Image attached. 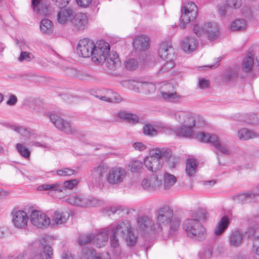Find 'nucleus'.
I'll return each mask as SVG.
<instances>
[{
    "mask_svg": "<svg viewBox=\"0 0 259 259\" xmlns=\"http://www.w3.org/2000/svg\"><path fill=\"white\" fill-rule=\"evenodd\" d=\"M107 47L108 43L104 40H101L95 44L92 40L85 38L79 40L76 51L79 56L83 58L91 57L94 63H98L104 60L100 53H106Z\"/></svg>",
    "mask_w": 259,
    "mask_h": 259,
    "instance_id": "1",
    "label": "nucleus"
},
{
    "mask_svg": "<svg viewBox=\"0 0 259 259\" xmlns=\"http://www.w3.org/2000/svg\"><path fill=\"white\" fill-rule=\"evenodd\" d=\"M137 236L131 231V227L127 222L120 221L111 228L110 243H118L124 241L126 243H136Z\"/></svg>",
    "mask_w": 259,
    "mask_h": 259,
    "instance_id": "2",
    "label": "nucleus"
},
{
    "mask_svg": "<svg viewBox=\"0 0 259 259\" xmlns=\"http://www.w3.org/2000/svg\"><path fill=\"white\" fill-rule=\"evenodd\" d=\"M183 227L186 232L188 237L195 241H204L207 237L205 228L201 225L198 219L186 220Z\"/></svg>",
    "mask_w": 259,
    "mask_h": 259,
    "instance_id": "3",
    "label": "nucleus"
},
{
    "mask_svg": "<svg viewBox=\"0 0 259 259\" xmlns=\"http://www.w3.org/2000/svg\"><path fill=\"white\" fill-rule=\"evenodd\" d=\"M78 182L76 179L66 181L64 182L63 187L58 183L44 184L39 186L37 189L39 191H49L50 195H55L56 198H61L64 197L63 189L71 190L77 185Z\"/></svg>",
    "mask_w": 259,
    "mask_h": 259,
    "instance_id": "4",
    "label": "nucleus"
},
{
    "mask_svg": "<svg viewBox=\"0 0 259 259\" xmlns=\"http://www.w3.org/2000/svg\"><path fill=\"white\" fill-rule=\"evenodd\" d=\"M193 32L198 36H207L210 41L217 39L219 36V28L217 24L209 22L204 24L196 23L193 28Z\"/></svg>",
    "mask_w": 259,
    "mask_h": 259,
    "instance_id": "5",
    "label": "nucleus"
},
{
    "mask_svg": "<svg viewBox=\"0 0 259 259\" xmlns=\"http://www.w3.org/2000/svg\"><path fill=\"white\" fill-rule=\"evenodd\" d=\"M163 152L161 148L151 150L148 155L144 159V164L147 169L152 172L159 170L162 167V161Z\"/></svg>",
    "mask_w": 259,
    "mask_h": 259,
    "instance_id": "6",
    "label": "nucleus"
},
{
    "mask_svg": "<svg viewBox=\"0 0 259 259\" xmlns=\"http://www.w3.org/2000/svg\"><path fill=\"white\" fill-rule=\"evenodd\" d=\"M137 224L140 231L148 234H153L155 235L162 230V227L154 223L152 219L147 215L139 217L137 219Z\"/></svg>",
    "mask_w": 259,
    "mask_h": 259,
    "instance_id": "7",
    "label": "nucleus"
},
{
    "mask_svg": "<svg viewBox=\"0 0 259 259\" xmlns=\"http://www.w3.org/2000/svg\"><path fill=\"white\" fill-rule=\"evenodd\" d=\"M197 137L198 140L202 142L211 143L217 149L218 152L226 155L230 153L228 147L220 141L215 135H211L208 133H201Z\"/></svg>",
    "mask_w": 259,
    "mask_h": 259,
    "instance_id": "8",
    "label": "nucleus"
},
{
    "mask_svg": "<svg viewBox=\"0 0 259 259\" xmlns=\"http://www.w3.org/2000/svg\"><path fill=\"white\" fill-rule=\"evenodd\" d=\"M181 20L182 23L181 27L185 28V25L190 22L194 21L197 16L198 8L193 2L186 3L182 9Z\"/></svg>",
    "mask_w": 259,
    "mask_h": 259,
    "instance_id": "9",
    "label": "nucleus"
},
{
    "mask_svg": "<svg viewBox=\"0 0 259 259\" xmlns=\"http://www.w3.org/2000/svg\"><path fill=\"white\" fill-rule=\"evenodd\" d=\"M126 175L127 171L124 168L114 167L109 169L106 179L110 184L119 185L123 181Z\"/></svg>",
    "mask_w": 259,
    "mask_h": 259,
    "instance_id": "10",
    "label": "nucleus"
},
{
    "mask_svg": "<svg viewBox=\"0 0 259 259\" xmlns=\"http://www.w3.org/2000/svg\"><path fill=\"white\" fill-rule=\"evenodd\" d=\"M66 201L70 204L82 207L95 206L99 203L95 198H90L81 194L70 197L66 199Z\"/></svg>",
    "mask_w": 259,
    "mask_h": 259,
    "instance_id": "11",
    "label": "nucleus"
},
{
    "mask_svg": "<svg viewBox=\"0 0 259 259\" xmlns=\"http://www.w3.org/2000/svg\"><path fill=\"white\" fill-rule=\"evenodd\" d=\"M110 45L108 44V47L107 48V52L103 53L101 52L102 55L104 58L103 60L100 63H95L96 64H105L106 67L110 70H115L120 66V60L116 53L112 52L109 53Z\"/></svg>",
    "mask_w": 259,
    "mask_h": 259,
    "instance_id": "12",
    "label": "nucleus"
},
{
    "mask_svg": "<svg viewBox=\"0 0 259 259\" xmlns=\"http://www.w3.org/2000/svg\"><path fill=\"white\" fill-rule=\"evenodd\" d=\"M196 127V117H193V122L189 121V123L187 122L182 124L181 127L176 128L175 132L179 136L188 137V138H194L198 139V135L201 133H203L200 132L199 133L195 134V128Z\"/></svg>",
    "mask_w": 259,
    "mask_h": 259,
    "instance_id": "13",
    "label": "nucleus"
},
{
    "mask_svg": "<svg viewBox=\"0 0 259 259\" xmlns=\"http://www.w3.org/2000/svg\"><path fill=\"white\" fill-rule=\"evenodd\" d=\"M141 185L143 189L149 192L157 191L162 188V181L155 174L144 178L141 181Z\"/></svg>",
    "mask_w": 259,
    "mask_h": 259,
    "instance_id": "14",
    "label": "nucleus"
},
{
    "mask_svg": "<svg viewBox=\"0 0 259 259\" xmlns=\"http://www.w3.org/2000/svg\"><path fill=\"white\" fill-rule=\"evenodd\" d=\"M161 98L166 102L178 103L182 99V97L174 91L171 84L167 83L161 87L160 89Z\"/></svg>",
    "mask_w": 259,
    "mask_h": 259,
    "instance_id": "15",
    "label": "nucleus"
},
{
    "mask_svg": "<svg viewBox=\"0 0 259 259\" xmlns=\"http://www.w3.org/2000/svg\"><path fill=\"white\" fill-rule=\"evenodd\" d=\"M12 223L18 229H25L29 220L26 212L23 210H14L12 213Z\"/></svg>",
    "mask_w": 259,
    "mask_h": 259,
    "instance_id": "16",
    "label": "nucleus"
},
{
    "mask_svg": "<svg viewBox=\"0 0 259 259\" xmlns=\"http://www.w3.org/2000/svg\"><path fill=\"white\" fill-rule=\"evenodd\" d=\"M30 220L32 224L38 228L47 227L51 224L50 219L45 213L37 210L31 211Z\"/></svg>",
    "mask_w": 259,
    "mask_h": 259,
    "instance_id": "17",
    "label": "nucleus"
},
{
    "mask_svg": "<svg viewBox=\"0 0 259 259\" xmlns=\"http://www.w3.org/2000/svg\"><path fill=\"white\" fill-rule=\"evenodd\" d=\"M174 215L173 210L168 206H164L160 207L156 213V219L157 225L160 227L162 225H166L172 218Z\"/></svg>",
    "mask_w": 259,
    "mask_h": 259,
    "instance_id": "18",
    "label": "nucleus"
},
{
    "mask_svg": "<svg viewBox=\"0 0 259 259\" xmlns=\"http://www.w3.org/2000/svg\"><path fill=\"white\" fill-rule=\"evenodd\" d=\"M88 17L86 13H77L74 14L71 20V26L74 31H82L87 28Z\"/></svg>",
    "mask_w": 259,
    "mask_h": 259,
    "instance_id": "19",
    "label": "nucleus"
},
{
    "mask_svg": "<svg viewBox=\"0 0 259 259\" xmlns=\"http://www.w3.org/2000/svg\"><path fill=\"white\" fill-rule=\"evenodd\" d=\"M50 119L51 121L57 128L68 134L74 133V129L72 128L70 123L65 121L58 115L51 114L50 115Z\"/></svg>",
    "mask_w": 259,
    "mask_h": 259,
    "instance_id": "20",
    "label": "nucleus"
},
{
    "mask_svg": "<svg viewBox=\"0 0 259 259\" xmlns=\"http://www.w3.org/2000/svg\"><path fill=\"white\" fill-rule=\"evenodd\" d=\"M256 52V48L252 47L246 52L241 65L242 69L244 72L248 73L252 71Z\"/></svg>",
    "mask_w": 259,
    "mask_h": 259,
    "instance_id": "21",
    "label": "nucleus"
},
{
    "mask_svg": "<svg viewBox=\"0 0 259 259\" xmlns=\"http://www.w3.org/2000/svg\"><path fill=\"white\" fill-rule=\"evenodd\" d=\"M181 47L183 51L186 53H191L196 50L198 44L194 37L186 36L181 40Z\"/></svg>",
    "mask_w": 259,
    "mask_h": 259,
    "instance_id": "22",
    "label": "nucleus"
},
{
    "mask_svg": "<svg viewBox=\"0 0 259 259\" xmlns=\"http://www.w3.org/2000/svg\"><path fill=\"white\" fill-rule=\"evenodd\" d=\"M258 229V222H255L253 223L248 228H247L244 233L245 241L259 242V235L256 234Z\"/></svg>",
    "mask_w": 259,
    "mask_h": 259,
    "instance_id": "23",
    "label": "nucleus"
},
{
    "mask_svg": "<svg viewBox=\"0 0 259 259\" xmlns=\"http://www.w3.org/2000/svg\"><path fill=\"white\" fill-rule=\"evenodd\" d=\"M69 217V213L67 211L57 210L52 214L51 224L54 226L63 225L66 222Z\"/></svg>",
    "mask_w": 259,
    "mask_h": 259,
    "instance_id": "24",
    "label": "nucleus"
},
{
    "mask_svg": "<svg viewBox=\"0 0 259 259\" xmlns=\"http://www.w3.org/2000/svg\"><path fill=\"white\" fill-rule=\"evenodd\" d=\"M169 115L181 124L186 122L187 123H189V121L193 122V117H195V116L189 114L184 111L173 110L169 111Z\"/></svg>",
    "mask_w": 259,
    "mask_h": 259,
    "instance_id": "25",
    "label": "nucleus"
},
{
    "mask_svg": "<svg viewBox=\"0 0 259 259\" xmlns=\"http://www.w3.org/2000/svg\"><path fill=\"white\" fill-rule=\"evenodd\" d=\"M159 56L163 59H172L175 52L171 45L169 42H163L160 45L158 51Z\"/></svg>",
    "mask_w": 259,
    "mask_h": 259,
    "instance_id": "26",
    "label": "nucleus"
},
{
    "mask_svg": "<svg viewBox=\"0 0 259 259\" xmlns=\"http://www.w3.org/2000/svg\"><path fill=\"white\" fill-rule=\"evenodd\" d=\"M149 46V38L144 35L135 36L133 42L134 49L138 51H144L148 49Z\"/></svg>",
    "mask_w": 259,
    "mask_h": 259,
    "instance_id": "27",
    "label": "nucleus"
},
{
    "mask_svg": "<svg viewBox=\"0 0 259 259\" xmlns=\"http://www.w3.org/2000/svg\"><path fill=\"white\" fill-rule=\"evenodd\" d=\"M74 14V11L71 9H61L57 15L58 22L61 24L71 22Z\"/></svg>",
    "mask_w": 259,
    "mask_h": 259,
    "instance_id": "28",
    "label": "nucleus"
},
{
    "mask_svg": "<svg viewBox=\"0 0 259 259\" xmlns=\"http://www.w3.org/2000/svg\"><path fill=\"white\" fill-rule=\"evenodd\" d=\"M105 95H97L96 97L100 99L108 102L120 103L122 101L121 96L117 93L113 92L111 90H104Z\"/></svg>",
    "mask_w": 259,
    "mask_h": 259,
    "instance_id": "29",
    "label": "nucleus"
},
{
    "mask_svg": "<svg viewBox=\"0 0 259 259\" xmlns=\"http://www.w3.org/2000/svg\"><path fill=\"white\" fill-rule=\"evenodd\" d=\"M133 85L136 87L138 90L140 88L146 95L153 94L156 91L155 85L152 82H133Z\"/></svg>",
    "mask_w": 259,
    "mask_h": 259,
    "instance_id": "30",
    "label": "nucleus"
},
{
    "mask_svg": "<svg viewBox=\"0 0 259 259\" xmlns=\"http://www.w3.org/2000/svg\"><path fill=\"white\" fill-rule=\"evenodd\" d=\"M33 11L39 15L47 16L49 14V9L46 5H43L42 0H32Z\"/></svg>",
    "mask_w": 259,
    "mask_h": 259,
    "instance_id": "31",
    "label": "nucleus"
},
{
    "mask_svg": "<svg viewBox=\"0 0 259 259\" xmlns=\"http://www.w3.org/2000/svg\"><path fill=\"white\" fill-rule=\"evenodd\" d=\"M115 116L117 118L126 120L131 124H135L139 121V117L137 115L127 112L125 111H120L117 112Z\"/></svg>",
    "mask_w": 259,
    "mask_h": 259,
    "instance_id": "32",
    "label": "nucleus"
},
{
    "mask_svg": "<svg viewBox=\"0 0 259 259\" xmlns=\"http://www.w3.org/2000/svg\"><path fill=\"white\" fill-rule=\"evenodd\" d=\"M163 152L162 158H164L165 162L170 167H175L179 162V158L172 154V152L169 149L161 148Z\"/></svg>",
    "mask_w": 259,
    "mask_h": 259,
    "instance_id": "33",
    "label": "nucleus"
},
{
    "mask_svg": "<svg viewBox=\"0 0 259 259\" xmlns=\"http://www.w3.org/2000/svg\"><path fill=\"white\" fill-rule=\"evenodd\" d=\"M229 219L227 216H224L216 225L214 230V235L217 236L222 234L228 227Z\"/></svg>",
    "mask_w": 259,
    "mask_h": 259,
    "instance_id": "34",
    "label": "nucleus"
},
{
    "mask_svg": "<svg viewBox=\"0 0 259 259\" xmlns=\"http://www.w3.org/2000/svg\"><path fill=\"white\" fill-rule=\"evenodd\" d=\"M162 188L164 190H168L177 182V178L170 173L165 171L163 174Z\"/></svg>",
    "mask_w": 259,
    "mask_h": 259,
    "instance_id": "35",
    "label": "nucleus"
},
{
    "mask_svg": "<svg viewBox=\"0 0 259 259\" xmlns=\"http://www.w3.org/2000/svg\"><path fill=\"white\" fill-rule=\"evenodd\" d=\"M111 228H107L102 230L94 236V241L107 242L110 241Z\"/></svg>",
    "mask_w": 259,
    "mask_h": 259,
    "instance_id": "36",
    "label": "nucleus"
},
{
    "mask_svg": "<svg viewBox=\"0 0 259 259\" xmlns=\"http://www.w3.org/2000/svg\"><path fill=\"white\" fill-rule=\"evenodd\" d=\"M238 136L240 140L246 141L251 138L257 137L258 136V134L252 131H250L247 128H243L238 131Z\"/></svg>",
    "mask_w": 259,
    "mask_h": 259,
    "instance_id": "37",
    "label": "nucleus"
},
{
    "mask_svg": "<svg viewBox=\"0 0 259 259\" xmlns=\"http://www.w3.org/2000/svg\"><path fill=\"white\" fill-rule=\"evenodd\" d=\"M212 244H206L200 250V259H210L213 254Z\"/></svg>",
    "mask_w": 259,
    "mask_h": 259,
    "instance_id": "38",
    "label": "nucleus"
},
{
    "mask_svg": "<svg viewBox=\"0 0 259 259\" xmlns=\"http://www.w3.org/2000/svg\"><path fill=\"white\" fill-rule=\"evenodd\" d=\"M108 167L107 164L104 163L99 164L97 166L95 167L93 170V174L96 176H98L100 182L104 175L108 171Z\"/></svg>",
    "mask_w": 259,
    "mask_h": 259,
    "instance_id": "39",
    "label": "nucleus"
},
{
    "mask_svg": "<svg viewBox=\"0 0 259 259\" xmlns=\"http://www.w3.org/2000/svg\"><path fill=\"white\" fill-rule=\"evenodd\" d=\"M255 194L251 192L246 193H241L235 195L233 196V199L234 201L238 203H245L247 202L249 200L255 197Z\"/></svg>",
    "mask_w": 259,
    "mask_h": 259,
    "instance_id": "40",
    "label": "nucleus"
},
{
    "mask_svg": "<svg viewBox=\"0 0 259 259\" xmlns=\"http://www.w3.org/2000/svg\"><path fill=\"white\" fill-rule=\"evenodd\" d=\"M40 30L44 34H50L53 32L52 22L48 19H42L40 23Z\"/></svg>",
    "mask_w": 259,
    "mask_h": 259,
    "instance_id": "41",
    "label": "nucleus"
},
{
    "mask_svg": "<svg viewBox=\"0 0 259 259\" xmlns=\"http://www.w3.org/2000/svg\"><path fill=\"white\" fill-rule=\"evenodd\" d=\"M39 253L40 259H51L53 256V250L49 244H43Z\"/></svg>",
    "mask_w": 259,
    "mask_h": 259,
    "instance_id": "42",
    "label": "nucleus"
},
{
    "mask_svg": "<svg viewBox=\"0 0 259 259\" xmlns=\"http://www.w3.org/2000/svg\"><path fill=\"white\" fill-rule=\"evenodd\" d=\"M128 167L132 172H140L143 167V162L140 160L133 159L129 162Z\"/></svg>",
    "mask_w": 259,
    "mask_h": 259,
    "instance_id": "43",
    "label": "nucleus"
},
{
    "mask_svg": "<svg viewBox=\"0 0 259 259\" xmlns=\"http://www.w3.org/2000/svg\"><path fill=\"white\" fill-rule=\"evenodd\" d=\"M197 167V161L194 159L187 160L186 165V171L189 176H193L196 172Z\"/></svg>",
    "mask_w": 259,
    "mask_h": 259,
    "instance_id": "44",
    "label": "nucleus"
},
{
    "mask_svg": "<svg viewBox=\"0 0 259 259\" xmlns=\"http://www.w3.org/2000/svg\"><path fill=\"white\" fill-rule=\"evenodd\" d=\"M239 69L233 68L226 71L223 76V80L226 82H230L236 79L238 76Z\"/></svg>",
    "mask_w": 259,
    "mask_h": 259,
    "instance_id": "45",
    "label": "nucleus"
},
{
    "mask_svg": "<svg viewBox=\"0 0 259 259\" xmlns=\"http://www.w3.org/2000/svg\"><path fill=\"white\" fill-rule=\"evenodd\" d=\"M84 256V257L87 259H110L109 254L107 252L102 254H94V252L91 250L87 251Z\"/></svg>",
    "mask_w": 259,
    "mask_h": 259,
    "instance_id": "46",
    "label": "nucleus"
},
{
    "mask_svg": "<svg viewBox=\"0 0 259 259\" xmlns=\"http://www.w3.org/2000/svg\"><path fill=\"white\" fill-rule=\"evenodd\" d=\"M246 27V22L243 19H237L232 22L230 28L234 31H239L245 29Z\"/></svg>",
    "mask_w": 259,
    "mask_h": 259,
    "instance_id": "47",
    "label": "nucleus"
},
{
    "mask_svg": "<svg viewBox=\"0 0 259 259\" xmlns=\"http://www.w3.org/2000/svg\"><path fill=\"white\" fill-rule=\"evenodd\" d=\"M230 241L231 243H241L245 242L244 234L238 230H235L232 232Z\"/></svg>",
    "mask_w": 259,
    "mask_h": 259,
    "instance_id": "48",
    "label": "nucleus"
},
{
    "mask_svg": "<svg viewBox=\"0 0 259 259\" xmlns=\"http://www.w3.org/2000/svg\"><path fill=\"white\" fill-rule=\"evenodd\" d=\"M16 149L19 154L23 157L28 159L30 155V151L29 149L26 147L23 144L17 143L15 145Z\"/></svg>",
    "mask_w": 259,
    "mask_h": 259,
    "instance_id": "49",
    "label": "nucleus"
},
{
    "mask_svg": "<svg viewBox=\"0 0 259 259\" xmlns=\"http://www.w3.org/2000/svg\"><path fill=\"white\" fill-rule=\"evenodd\" d=\"M213 255L219 256L224 254L227 250L224 244H212Z\"/></svg>",
    "mask_w": 259,
    "mask_h": 259,
    "instance_id": "50",
    "label": "nucleus"
},
{
    "mask_svg": "<svg viewBox=\"0 0 259 259\" xmlns=\"http://www.w3.org/2000/svg\"><path fill=\"white\" fill-rule=\"evenodd\" d=\"M92 241H94V236L90 233L80 234L77 239L78 243H90Z\"/></svg>",
    "mask_w": 259,
    "mask_h": 259,
    "instance_id": "51",
    "label": "nucleus"
},
{
    "mask_svg": "<svg viewBox=\"0 0 259 259\" xmlns=\"http://www.w3.org/2000/svg\"><path fill=\"white\" fill-rule=\"evenodd\" d=\"M143 133L147 136H155L157 135L156 130L150 124H146L143 128Z\"/></svg>",
    "mask_w": 259,
    "mask_h": 259,
    "instance_id": "52",
    "label": "nucleus"
},
{
    "mask_svg": "<svg viewBox=\"0 0 259 259\" xmlns=\"http://www.w3.org/2000/svg\"><path fill=\"white\" fill-rule=\"evenodd\" d=\"M244 121L251 125H256L258 122V118L254 114H250L246 115Z\"/></svg>",
    "mask_w": 259,
    "mask_h": 259,
    "instance_id": "53",
    "label": "nucleus"
},
{
    "mask_svg": "<svg viewBox=\"0 0 259 259\" xmlns=\"http://www.w3.org/2000/svg\"><path fill=\"white\" fill-rule=\"evenodd\" d=\"M138 63L136 60L130 59L125 62V67L129 70H135L138 66Z\"/></svg>",
    "mask_w": 259,
    "mask_h": 259,
    "instance_id": "54",
    "label": "nucleus"
},
{
    "mask_svg": "<svg viewBox=\"0 0 259 259\" xmlns=\"http://www.w3.org/2000/svg\"><path fill=\"white\" fill-rule=\"evenodd\" d=\"M75 170L73 169L64 168L58 170L57 171V174L59 176L65 177L73 175L75 174Z\"/></svg>",
    "mask_w": 259,
    "mask_h": 259,
    "instance_id": "55",
    "label": "nucleus"
},
{
    "mask_svg": "<svg viewBox=\"0 0 259 259\" xmlns=\"http://www.w3.org/2000/svg\"><path fill=\"white\" fill-rule=\"evenodd\" d=\"M34 58L32 54L28 53L27 52H21L20 55L19 57V60L21 62L26 61L29 62Z\"/></svg>",
    "mask_w": 259,
    "mask_h": 259,
    "instance_id": "56",
    "label": "nucleus"
},
{
    "mask_svg": "<svg viewBox=\"0 0 259 259\" xmlns=\"http://www.w3.org/2000/svg\"><path fill=\"white\" fill-rule=\"evenodd\" d=\"M175 65L174 62L172 59H169V61H166L160 69L161 72H167L170 71Z\"/></svg>",
    "mask_w": 259,
    "mask_h": 259,
    "instance_id": "57",
    "label": "nucleus"
},
{
    "mask_svg": "<svg viewBox=\"0 0 259 259\" xmlns=\"http://www.w3.org/2000/svg\"><path fill=\"white\" fill-rule=\"evenodd\" d=\"M226 2L228 7L235 9L239 8L242 5V0H226Z\"/></svg>",
    "mask_w": 259,
    "mask_h": 259,
    "instance_id": "58",
    "label": "nucleus"
},
{
    "mask_svg": "<svg viewBox=\"0 0 259 259\" xmlns=\"http://www.w3.org/2000/svg\"><path fill=\"white\" fill-rule=\"evenodd\" d=\"M39 239L40 243H50L55 241L56 238L48 234H42L39 236Z\"/></svg>",
    "mask_w": 259,
    "mask_h": 259,
    "instance_id": "59",
    "label": "nucleus"
},
{
    "mask_svg": "<svg viewBox=\"0 0 259 259\" xmlns=\"http://www.w3.org/2000/svg\"><path fill=\"white\" fill-rule=\"evenodd\" d=\"M208 213L205 209L203 208H199L196 212V218L198 220H206L207 218Z\"/></svg>",
    "mask_w": 259,
    "mask_h": 259,
    "instance_id": "60",
    "label": "nucleus"
},
{
    "mask_svg": "<svg viewBox=\"0 0 259 259\" xmlns=\"http://www.w3.org/2000/svg\"><path fill=\"white\" fill-rule=\"evenodd\" d=\"M169 222L170 229L171 231H175L179 228L180 223V220L179 219L177 218H172Z\"/></svg>",
    "mask_w": 259,
    "mask_h": 259,
    "instance_id": "61",
    "label": "nucleus"
},
{
    "mask_svg": "<svg viewBox=\"0 0 259 259\" xmlns=\"http://www.w3.org/2000/svg\"><path fill=\"white\" fill-rule=\"evenodd\" d=\"M93 0H76L77 5L82 8L89 7L91 5Z\"/></svg>",
    "mask_w": 259,
    "mask_h": 259,
    "instance_id": "62",
    "label": "nucleus"
},
{
    "mask_svg": "<svg viewBox=\"0 0 259 259\" xmlns=\"http://www.w3.org/2000/svg\"><path fill=\"white\" fill-rule=\"evenodd\" d=\"M10 127L14 130V131L16 132L17 133H18L21 135L24 134L25 133L27 132V131L25 128L24 127L17 125H11L10 126Z\"/></svg>",
    "mask_w": 259,
    "mask_h": 259,
    "instance_id": "63",
    "label": "nucleus"
},
{
    "mask_svg": "<svg viewBox=\"0 0 259 259\" xmlns=\"http://www.w3.org/2000/svg\"><path fill=\"white\" fill-rule=\"evenodd\" d=\"M209 86V81L204 78L200 79L199 80V87L201 89H205Z\"/></svg>",
    "mask_w": 259,
    "mask_h": 259,
    "instance_id": "64",
    "label": "nucleus"
}]
</instances>
